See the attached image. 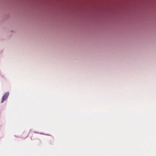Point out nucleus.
Here are the masks:
<instances>
[{
  "label": "nucleus",
  "mask_w": 156,
  "mask_h": 156,
  "mask_svg": "<svg viewBox=\"0 0 156 156\" xmlns=\"http://www.w3.org/2000/svg\"><path fill=\"white\" fill-rule=\"evenodd\" d=\"M9 93L8 92L5 93L2 97L1 103H3L6 100L8 97Z\"/></svg>",
  "instance_id": "obj_1"
}]
</instances>
